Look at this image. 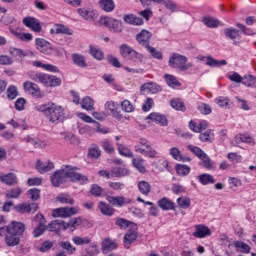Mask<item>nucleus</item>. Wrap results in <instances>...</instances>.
<instances>
[{"label":"nucleus","instance_id":"1","mask_svg":"<svg viewBox=\"0 0 256 256\" xmlns=\"http://www.w3.org/2000/svg\"><path fill=\"white\" fill-rule=\"evenodd\" d=\"M67 179H70V181H73L74 183H80V185H83L89 181L87 176L77 172V167L72 165H64L60 170L56 171L52 175V185L53 187H59V185L65 183Z\"/></svg>","mask_w":256,"mask_h":256},{"label":"nucleus","instance_id":"2","mask_svg":"<svg viewBox=\"0 0 256 256\" xmlns=\"http://www.w3.org/2000/svg\"><path fill=\"white\" fill-rule=\"evenodd\" d=\"M46 117L50 123L57 125L65 119V108L55 102H52V106Z\"/></svg>","mask_w":256,"mask_h":256},{"label":"nucleus","instance_id":"3","mask_svg":"<svg viewBox=\"0 0 256 256\" xmlns=\"http://www.w3.org/2000/svg\"><path fill=\"white\" fill-rule=\"evenodd\" d=\"M170 67L174 69H179L180 71H187V69H191L193 67V63H187V56H183L181 54H172L169 59Z\"/></svg>","mask_w":256,"mask_h":256},{"label":"nucleus","instance_id":"4","mask_svg":"<svg viewBox=\"0 0 256 256\" xmlns=\"http://www.w3.org/2000/svg\"><path fill=\"white\" fill-rule=\"evenodd\" d=\"M100 24L104 25V27H107L109 31H112V33H121L122 31L121 21L116 20L114 18L102 16L100 18Z\"/></svg>","mask_w":256,"mask_h":256},{"label":"nucleus","instance_id":"5","mask_svg":"<svg viewBox=\"0 0 256 256\" xmlns=\"http://www.w3.org/2000/svg\"><path fill=\"white\" fill-rule=\"evenodd\" d=\"M79 213L78 207H61L56 208L52 211L53 217H62L63 219H67V217H73V215H77Z\"/></svg>","mask_w":256,"mask_h":256},{"label":"nucleus","instance_id":"6","mask_svg":"<svg viewBox=\"0 0 256 256\" xmlns=\"http://www.w3.org/2000/svg\"><path fill=\"white\" fill-rule=\"evenodd\" d=\"M138 232H137V225L131 224L130 228H128L126 234L124 235V247L125 249H131L132 243L137 241Z\"/></svg>","mask_w":256,"mask_h":256},{"label":"nucleus","instance_id":"7","mask_svg":"<svg viewBox=\"0 0 256 256\" xmlns=\"http://www.w3.org/2000/svg\"><path fill=\"white\" fill-rule=\"evenodd\" d=\"M23 87L26 93L33 95V97H36V99H43L45 97V94H43L39 85L31 81H25Z\"/></svg>","mask_w":256,"mask_h":256},{"label":"nucleus","instance_id":"8","mask_svg":"<svg viewBox=\"0 0 256 256\" xmlns=\"http://www.w3.org/2000/svg\"><path fill=\"white\" fill-rule=\"evenodd\" d=\"M35 47L37 51L44 55H51L53 53V44L43 38L35 39Z\"/></svg>","mask_w":256,"mask_h":256},{"label":"nucleus","instance_id":"9","mask_svg":"<svg viewBox=\"0 0 256 256\" xmlns=\"http://www.w3.org/2000/svg\"><path fill=\"white\" fill-rule=\"evenodd\" d=\"M23 24L25 25V27H28V29H31V31H33L34 33H41V31H43L41 22L35 17L28 16L24 18Z\"/></svg>","mask_w":256,"mask_h":256},{"label":"nucleus","instance_id":"10","mask_svg":"<svg viewBox=\"0 0 256 256\" xmlns=\"http://www.w3.org/2000/svg\"><path fill=\"white\" fill-rule=\"evenodd\" d=\"M198 61H203L205 65H208V67H223L224 65H227L226 60H217L211 56H203L199 55L196 57Z\"/></svg>","mask_w":256,"mask_h":256},{"label":"nucleus","instance_id":"11","mask_svg":"<svg viewBox=\"0 0 256 256\" xmlns=\"http://www.w3.org/2000/svg\"><path fill=\"white\" fill-rule=\"evenodd\" d=\"M93 124V126H84L80 128L79 132L81 135H84V133H87L88 135H93V133H103V135H106V133H109V130L101 129V124H99V122Z\"/></svg>","mask_w":256,"mask_h":256},{"label":"nucleus","instance_id":"12","mask_svg":"<svg viewBox=\"0 0 256 256\" xmlns=\"http://www.w3.org/2000/svg\"><path fill=\"white\" fill-rule=\"evenodd\" d=\"M106 201L114 207H123V205H129L133 202L131 198H125V196H107Z\"/></svg>","mask_w":256,"mask_h":256},{"label":"nucleus","instance_id":"13","mask_svg":"<svg viewBox=\"0 0 256 256\" xmlns=\"http://www.w3.org/2000/svg\"><path fill=\"white\" fill-rule=\"evenodd\" d=\"M28 76L32 81H35L36 83H40L41 85H44V87H47V83L49 81V74L43 73V72H29Z\"/></svg>","mask_w":256,"mask_h":256},{"label":"nucleus","instance_id":"14","mask_svg":"<svg viewBox=\"0 0 256 256\" xmlns=\"http://www.w3.org/2000/svg\"><path fill=\"white\" fill-rule=\"evenodd\" d=\"M25 229L26 227L23 222L14 221L8 225V233H12L18 237H22L23 233H25Z\"/></svg>","mask_w":256,"mask_h":256},{"label":"nucleus","instance_id":"15","mask_svg":"<svg viewBox=\"0 0 256 256\" xmlns=\"http://www.w3.org/2000/svg\"><path fill=\"white\" fill-rule=\"evenodd\" d=\"M117 247H119L117 242L109 238H106L101 242V251L103 255H107V253H111V251H115Z\"/></svg>","mask_w":256,"mask_h":256},{"label":"nucleus","instance_id":"16","mask_svg":"<svg viewBox=\"0 0 256 256\" xmlns=\"http://www.w3.org/2000/svg\"><path fill=\"white\" fill-rule=\"evenodd\" d=\"M137 153H140V155L144 157H149V159H157L159 157V152H157L151 144H148V146L144 148H137Z\"/></svg>","mask_w":256,"mask_h":256},{"label":"nucleus","instance_id":"17","mask_svg":"<svg viewBox=\"0 0 256 256\" xmlns=\"http://www.w3.org/2000/svg\"><path fill=\"white\" fill-rule=\"evenodd\" d=\"M14 209L17 213H35V211L39 209V206H37V204L35 203H32V204L22 203L14 206Z\"/></svg>","mask_w":256,"mask_h":256},{"label":"nucleus","instance_id":"18","mask_svg":"<svg viewBox=\"0 0 256 256\" xmlns=\"http://www.w3.org/2000/svg\"><path fill=\"white\" fill-rule=\"evenodd\" d=\"M211 235V229H209L205 225H196L195 232H193V237L197 239H205V237H209Z\"/></svg>","mask_w":256,"mask_h":256},{"label":"nucleus","instance_id":"19","mask_svg":"<svg viewBox=\"0 0 256 256\" xmlns=\"http://www.w3.org/2000/svg\"><path fill=\"white\" fill-rule=\"evenodd\" d=\"M119 109V105L113 101H108L105 103V111L107 113H111L115 119H118V121H121V114L117 111Z\"/></svg>","mask_w":256,"mask_h":256},{"label":"nucleus","instance_id":"20","mask_svg":"<svg viewBox=\"0 0 256 256\" xmlns=\"http://www.w3.org/2000/svg\"><path fill=\"white\" fill-rule=\"evenodd\" d=\"M51 35H73V32L71 29L66 27L63 24H55L51 29H50Z\"/></svg>","mask_w":256,"mask_h":256},{"label":"nucleus","instance_id":"21","mask_svg":"<svg viewBox=\"0 0 256 256\" xmlns=\"http://www.w3.org/2000/svg\"><path fill=\"white\" fill-rule=\"evenodd\" d=\"M77 11L80 17L85 19V21H95V18L97 17V12L89 8H80Z\"/></svg>","mask_w":256,"mask_h":256},{"label":"nucleus","instance_id":"22","mask_svg":"<svg viewBox=\"0 0 256 256\" xmlns=\"http://www.w3.org/2000/svg\"><path fill=\"white\" fill-rule=\"evenodd\" d=\"M136 39L139 45L145 47L146 49L149 47V40L151 39V32L147 30H142L137 36Z\"/></svg>","mask_w":256,"mask_h":256},{"label":"nucleus","instance_id":"23","mask_svg":"<svg viewBox=\"0 0 256 256\" xmlns=\"http://www.w3.org/2000/svg\"><path fill=\"white\" fill-rule=\"evenodd\" d=\"M9 31L11 35H14L16 39L20 41H24L25 43H29V41H33V34L31 33H22L15 30L13 27H9Z\"/></svg>","mask_w":256,"mask_h":256},{"label":"nucleus","instance_id":"24","mask_svg":"<svg viewBox=\"0 0 256 256\" xmlns=\"http://www.w3.org/2000/svg\"><path fill=\"white\" fill-rule=\"evenodd\" d=\"M5 243L8 247H17L21 243V236L8 232L5 236Z\"/></svg>","mask_w":256,"mask_h":256},{"label":"nucleus","instance_id":"25","mask_svg":"<svg viewBox=\"0 0 256 256\" xmlns=\"http://www.w3.org/2000/svg\"><path fill=\"white\" fill-rule=\"evenodd\" d=\"M208 126L209 123H207V121L205 120L201 122L190 121L189 123V128L194 133H201V131H205V129H207Z\"/></svg>","mask_w":256,"mask_h":256},{"label":"nucleus","instance_id":"26","mask_svg":"<svg viewBox=\"0 0 256 256\" xmlns=\"http://www.w3.org/2000/svg\"><path fill=\"white\" fill-rule=\"evenodd\" d=\"M36 219H40V223H39L38 227H36L34 229L33 236L41 237V235H43V233H45V229H47V227L45 226V220L43 218V214L36 215Z\"/></svg>","mask_w":256,"mask_h":256},{"label":"nucleus","instance_id":"27","mask_svg":"<svg viewBox=\"0 0 256 256\" xmlns=\"http://www.w3.org/2000/svg\"><path fill=\"white\" fill-rule=\"evenodd\" d=\"M34 67H39L40 69H44V71H49L50 73H59V68L52 64H43V62L36 60L32 62Z\"/></svg>","mask_w":256,"mask_h":256},{"label":"nucleus","instance_id":"28","mask_svg":"<svg viewBox=\"0 0 256 256\" xmlns=\"http://www.w3.org/2000/svg\"><path fill=\"white\" fill-rule=\"evenodd\" d=\"M141 91H146V93H159L161 91V86L154 82H147L141 86Z\"/></svg>","mask_w":256,"mask_h":256},{"label":"nucleus","instance_id":"29","mask_svg":"<svg viewBox=\"0 0 256 256\" xmlns=\"http://www.w3.org/2000/svg\"><path fill=\"white\" fill-rule=\"evenodd\" d=\"M146 119L154 121V123H158V125H162V127H165L167 125V118L159 113H151L146 117Z\"/></svg>","mask_w":256,"mask_h":256},{"label":"nucleus","instance_id":"30","mask_svg":"<svg viewBox=\"0 0 256 256\" xmlns=\"http://www.w3.org/2000/svg\"><path fill=\"white\" fill-rule=\"evenodd\" d=\"M36 169L39 171V173H47L48 171H51L55 169V165L53 162H41L40 160L37 161Z\"/></svg>","mask_w":256,"mask_h":256},{"label":"nucleus","instance_id":"31","mask_svg":"<svg viewBox=\"0 0 256 256\" xmlns=\"http://www.w3.org/2000/svg\"><path fill=\"white\" fill-rule=\"evenodd\" d=\"M158 207H160V209H163V211H171L175 209V203L169 200V198L164 197L158 200Z\"/></svg>","mask_w":256,"mask_h":256},{"label":"nucleus","instance_id":"32","mask_svg":"<svg viewBox=\"0 0 256 256\" xmlns=\"http://www.w3.org/2000/svg\"><path fill=\"white\" fill-rule=\"evenodd\" d=\"M0 181L5 185H17V175L14 173L1 174Z\"/></svg>","mask_w":256,"mask_h":256},{"label":"nucleus","instance_id":"33","mask_svg":"<svg viewBox=\"0 0 256 256\" xmlns=\"http://www.w3.org/2000/svg\"><path fill=\"white\" fill-rule=\"evenodd\" d=\"M123 21L129 25H143V19L133 14H126L123 17Z\"/></svg>","mask_w":256,"mask_h":256},{"label":"nucleus","instance_id":"34","mask_svg":"<svg viewBox=\"0 0 256 256\" xmlns=\"http://www.w3.org/2000/svg\"><path fill=\"white\" fill-rule=\"evenodd\" d=\"M98 209L102 213V215H106L108 217H111V215L115 213V209H113V207L105 202H99Z\"/></svg>","mask_w":256,"mask_h":256},{"label":"nucleus","instance_id":"35","mask_svg":"<svg viewBox=\"0 0 256 256\" xmlns=\"http://www.w3.org/2000/svg\"><path fill=\"white\" fill-rule=\"evenodd\" d=\"M26 143H30L36 149H44V147H47V142H45L44 140L33 138L31 136L26 137Z\"/></svg>","mask_w":256,"mask_h":256},{"label":"nucleus","instance_id":"36","mask_svg":"<svg viewBox=\"0 0 256 256\" xmlns=\"http://www.w3.org/2000/svg\"><path fill=\"white\" fill-rule=\"evenodd\" d=\"M169 155H171L175 161H191V158L183 157V155H181V150H179L177 147L170 148Z\"/></svg>","mask_w":256,"mask_h":256},{"label":"nucleus","instance_id":"37","mask_svg":"<svg viewBox=\"0 0 256 256\" xmlns=\"http://www.w3.org/2000/svg\"><path fill=\"white\" fill-rule=\"evenodd\" d=\"M81 107L82 109H85V111H93V109H95V100L89 96H86L82 100Z\"/></svg>","mask_w":256,"mask_h":256},{"label":"nucleus","instance_id":"38","mask_svg":"<svg viewBox=\"0 0 256 256\" xmlns=\"http://www.w3.org/2000/svg\"><path fill=\"white\" fill-rule=\"evenodd\" d=\"M99 5L106 13H111L115 9V2L113 0H100Z\"/></svg>","mask_w":256,"mask_h":256},{"label":"nucleus","instance_id":"39","mask_svg":"<svg viewBox=\"0 0 256 256\" xmlns=\"http://www.w3.org/2000/svg\"><path fill=\"white\" fill-rule=\"evenodd\" d=\"M72 61H73L74 65H77V67H81V68L87 67V62L85 61V56H83L81 54H73Z\"/></svg>","mask_w":256,"mask_h":256},{"label":"nucleus","instance_id":"40","mask_svg":"<svg viewBox=\"0 0 256 256\" xmlns=\"http://www.w3.org/2000/svg\"><path fill=\"white\" fill-rule=\"evenodd\" d=\"M176 203L180 209H189L191 207V198L182 196L177 198Z\"/></svg>","mask_w":256,"mask_h":256},{"label":"nucleus","instance_id":"41","mask_svg":"<svg viewBox=\"0 0 256 256\" xmlns=\"http://www.w3.org/2000/svg\"><path fill=\"white\" fill-rule=\"evenodd\" d=\"M138 189L142 195H149L151 193V184L149 182L142 180L138 182Z\"/></svg>","mask_w":256,"mask_h":256},{"label":"nucleus","instance_id":"42","mask_svg":"<svg viewBox=\"0 0 256 256\" xmlns=\"http://www.w3.org/2000/svg\"><path fill=\"white\" fill-rule=\"evenodd\" d=\"M88 157L91 159H99L101 157V149L96 144H92L88 151Z\"/></svg>","mask_w":256,"mask_h":256},{"label":"nucleus","instance_id":"43","mask_svg":"<svg viewBox=\"0 0 256 256\" xmlns=\"http://www.w3.org/2000/svg\"><path fill=\"white\" fill-rule=\"evenodd\" d=\"M200 159L202 161V166L204 167V169H208L209 171L215 169V162H213V160H211V158L207 154L202 156Z\"/></svg>","mask_w":256,"mask_h":256},{"label":"nucleus","instance_id":"44","mask_svg":"<svg viewBox=\"0 0 256 256\" xmlns=\"http://www.w3.org/2000/svg\"><path fill=\"white\" fill-rule=\"evenodd\" d=\"M198 181L201 183V185H213V183H215L213 176L207 173L198 176Z\"/></svg>","mask_w":256,"mask_h":256},{"label":"nucleus","instance_id":"45","mask_svg":"<svg viewBox=\"0 0 256 256\" xmlns=\"http://www.w3.org/2000/svg\"><path fill=\"white\" fill-rule=\"evenodd\" d=\"M90 55L94 57V59H97L98 61H102V59L105 57V54H103V50H101L97 46H90Z\"/></svg>","mask_w":256,"mask_h":256},{"label":"nucleus","instance_id":"46","mask_svg":"<svg viewBox=\"0 0 256 256\" xmlns=\"http://www.w3.org/2000/svg\"><path fill=\"white\" fill-rule=\"evenodd\" d=\"M53 105V102H48L46 104H36L34 109L39 113H45L46 117L49 115V111Z\"/></svg>","mask_w":256,"mask_h":256},{"label":"nucleus","instance_id":"47","mask_svg":"<svg viewBox=\"0 0 256 256\" xmlns=\"http://www.w3.org/2000/svg\"><path fill=\"white\" fill-rule=\"evenodd\" d=\"M61 83H62L61 78H59L55 75L49 74L48 83H47L46 87H50V88L61 87Z\"/></svg>","mask_w":256,"mask_h":256},{"label":"nucleus","instance_id":"48","mask_svg":"<svg viewBox=\"0 0 256 256\" xmlns=\"http://www.w3.org/2000/svg\"><path fill=\"white\" fill-rule=\"evenodd\" d=\"M224 35L227 39H231L232 41L238 39L239 37V30L236 28H226L224 29Z\"/></svg>","mask_w":256,"mask_h":256},{"label":"nucleus","instance_id":"49","mask_svg":"<svg viewBox=\"0 0 256 256\" xmlns=\"http://www.w3.org/2000/svg\"><path fill=\"white\" fill-rule=\"evenodd\" d=\"M56 201H59L64 205H73L75 203V200L72 197H70L69 194L58 195Z\"/></svg>","mask_w":256,"mask_h":256},{"label":"nucleus","instance_id":"50","mask_svg":"<svg viewBox=\"0 0 256 256\" xmlns=\"http://www.w3.org/2000/svg\"><path fill=\"white\" fill-rule=\"evenodd\" d=\"M165 80L167 85L172 87V89H175V87H181V83H179V80H177V78H175L173 75L166 74Z\"/></svg>","mask_w":256,"mask_h":256},{"label":"nucleus","instance_id":"51","mask_svg":"<svg viewBox=\"0 0 256 256\" xmlns=\"http://www.w3.org/2000/svg\"><path fill=\"white\" fill-rule=\"evenodd\" d=\"M117 149L118 152L123 156V157H133V152L131 151V149L127 148V146L121 144V143H117Z\"/></svg>","mask_w":256,"mask_h":256},{"label":"nucleus","instance_id":"52","mask_svg":"<svg viewBox=\"0 0 256 256\" xmlns=\"http://www.w3.org/2000/svg\"><path fill=\"white\" fill-rule=\"evenodd\" d=\"M21 193H23L21 188H12L6 192V197L8 199H19V197H21Z\"/></svg>","mask_w":256,"mask_h":256},{"label":"nucleus","instance_id":"53","mask_svg":"<svg viewBox=\"0 0 256 256\" xmlns=\"http://www.w3.org/2000/svg\"><path fill=\"white\" fill-rule=\"evenodd\" d=\"M72 242L74 243V245H89V243H91V238L74 236L72 238Z\"/></svg>","mask_w":256,"mask_h":256},{"label":"nucleus","instance_id":"54","mask_svg":"<svg viewBox=\"0 0 256 256\" xmlns=\"http://www.w3.org/2000/svg\"><path fill=\"white\" fill-rule=\"evenodd\" d=\"M121 109L124 113H133L135 111V106L129 100H124L121 102Z\"/></svg>","mask_w":256,"mask_h":256},{"label":"nucleus","instance_id":"55","mask_svg":"<svg viewBox=\"0 0 256 256\" xmlns=\"http://www.w3.org/2000/svg\"><path fill=\"white\" fill-rule=\"evenodd\" d=\"M115 223L120 229H131V225H135L133 222H129L123 218H117Z\"/></svg>","mask_w":256,"mask_h":256},{"label":"nucleus","instance_id":"56","mask_svg":"<svg viewBox=\"0 0 256 256\" xmlns=\"http://www.w3.org/2000/svg\"><path fill=\"white\" fill-rule=\"evenodd\" d=\"M236 143H253V137L251 135L245 133V134H239L236 136Z\"/></svg>","mask_w":256,"mask_h":256},{"label":"nucleus","instance_id":"57","mask_svg":"<svg viewBox=\"0 0 256 256\" xmlns=\"http://www.w3.org/2000/svg\"><path fill=\"white\" fill-rule=\"evenodd\" d=\"M170 105L173 109H176V111H185V103L181 101V99H173L170 102Z\"/></svg>","mask_w":256,"mask_h":256},{"label":"nucleus","instance_id":"58","mask_svg":"<svg viewBox=\"0 0 256 256\" xmlns=\"http://www.w3.org/2000/svg\"><path fill=\"white\" fill-rule=\"evenodd\" d=\"M176 172L178 175L185 177L188 173H191V168L187 165L178 164L176 165Z\"/></svg>","mask_w":256,"mask_h":256},{"label":"nucleus","instance_id":"59","mask_svg":"<svg viewBox=\"0 0 256 256\" xmlns=\"http://www.w3.org/2000/svg\"><path fill=\"white\" fill-rule=\"evenodd\" d=\"M133 166L139 171L140 173H145L147 170L145 166H143V159L142 158H134L132 160Z\"/></svg>","mask_w":256,"mask_h":256},{"label":"nucleus","instance_id":"60","mask_svg":"<svg viewBox=\"0 0 256 256\" xmlns=\"http://www.w3.org/2000/svg\"><path fill=\"white\" fill-rule=\"evenodd\" d=\"M214 103H216V105H218V107H221V108L229 107L230 100L228 97L219 96L215 98Z\"/></svg>","mask_w":256,"mask_h":256},{"label":"nucleus","instance_id":"61","mask_svg":"<svg viewBox=\"0 0 256 256\" xmlns=\"http://www.w3.org/2000/svg\"><path fill=\"white\" fill-rule=\"evenodd\" d=\"M133 48H131L130 46L126 45V44H122L120 46V55H122L123 57H131V55L133 54Z\"/></svg>","mask_w":256,"mask_h":256},{"label":"nucleus","instance_id":"62","mask_svg":"<svg viewBox=\"0 0 256 256\" xmlns=\"http://www.w3.org/2000/svg\"><path fill=\"white\" fill-rule=\"evenodd\" d=\"M242 79V84L245 85V87H255V77H253V75H245Z\"/></svg>","mask_w":256,"mask_h":256},{"label":"nucleus","instance_id":"63","mask_svg":"<svg viewBox=\"0 0 256 256\" xmlns=\"http://www.w3.org/2000/svg\"><path fill=\"white\" fill-rule=\"evenodd\" d=\"M112 173L114 177H127L131 172L127 168H116L112 170Z\"/></svg>","mask_w":256,"mask_h":256},{"label":"nucleus","instance_id":"64","mask_svg":"<svg viewBox=\"0 0 256 256\" xmlns=\"http://www.w3.org/2000/svg\"><path fill=\"white\" fill-rule=\"evenodd\" d=\"M87 256H96L99 255L100 250L97 244H92L86 248Z\"/></svg>","mask_w":256,"mask_h":256}]
</instances>
